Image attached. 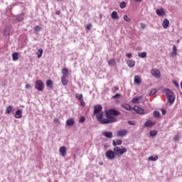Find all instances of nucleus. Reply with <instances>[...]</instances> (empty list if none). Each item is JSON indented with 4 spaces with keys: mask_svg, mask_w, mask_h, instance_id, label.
I'll use <instances>...</instances> for the list:
<instances>
[{
    "mask_svg": "<svg viewBox=\"0 0 182 182\" xmlns=\"http://www.w3.org/2000/svg\"><path fill=\"white\" fill-rule=\"evenodd\" d=\"M102 105H95L94 107V114L97 116V119L102 124H107L116 122V117L120 114V112L116 109H109L106 112V118H103V112H102Z\"/></svg>",
    "mask_w": 182,
    "mask_h": 182,
    "instance_id": "f257e3e1",
    "label": "nucleus"
},
{
    "mask_svg": "<svg viewBox=\"0 0 182 182\" xmlns=\"http://www.w3.org/2000/svg\"><path fill=\"white\" fill-rule=\"evenodd\" d=\"M113 150L115 156H118V157H120V156H123L124 153H127V149L123 146H115Z\"/></svg>",
    "mask_w": 182,
    "mask_h": 182,
    "instance_id": "f03ea898",
    "label": "nucleus"
},
{
    "mask_svg": "<svg viewBox=\"0 0 182 182\" xmlns=\"http://www.w3.org/2000/svg\"><path fill=\"white\" fill-rule=\"evenodd\" d=\"M166 95L169 103L173 105V103H174V100H176V95H174V92H171L170 90H166Z\"/></svg>",
    "mask_w": 182,
    "mask_h": 182,
    "instance_id": "7ed1b4c3",
    "label": "nucleus"
},
{
    "mask_svg": "<svg viewBox=\"0 0 182 182\" xmlns=\"http://www.w3.org/2000/svg\"><path fill=\"white\" fill-rule=\"evenodd\" d=\"M35 87H36V89H37V90H38V92H42V90H43V87H44L43 82H42V80H41L36 81Z\"/></svg>",
    "mask_w": 182,
    "mask_h": 182,
    "instance_id": "20e7f679",
    "label": "nucleus"
},
{
    "mask_svg": "<svg viewBox=\"0 0 182 182\" xmlns=\"http://www.w3.org/2000/svg\"><path fill=\"white\" fill-rule=\"evenodd\" d=\"M127 133H129V131H127V129H123L117 132V136L126 137V136H127Z\"/></svg>",
    "mask_w": 182,
    "mask_h": 182,
    "instance_id": "39448f33",
    "label": "nucleus"
},
{
    "mask_svg": "<svg viewBox=\"0 0 182 182\" xmlns=\"http://www.w3.org/2000/svg\"><path fill=\"white\" fill-rule=\"evenodd\" d=\"M105 156L108 160H113L116 154H114V151L109 150L106 152Z\"/></svg>",
    "mask_w": 182,
    "mask_h": 182,
    "instance_id": "423d86ee",
    "label": "nucleus"
},
{
    "mask_svg": "<svg viewBox=\"0 0 182 182\" xmlns=\"http://www.w3.org/2000/svg\"><path fill=\"white\" fill-rule=\"evenodd\" d=\"M151 73L152 76H154V77H156V79L160 78L161 76V74L160 73V70H157V68L151 70Z\"/></svg>",
    "mask_w": 182,
    "mask_h": 182,
    "instance_id": "0eeeda50",
    "label": "nucleus"
},
{
    "mask_svg": "<svg viewBox=\"0 0 182 182\" xmlns=\"http://www.w3.org/2000/svg\"><path fill=\"white\" fill-rule=\"evenodd\" d=\"M133 110H134V112L138 113V114H143L144 113V109L140 108V107H139L137 105H135L133 107Z\"/></svg>",
    "mask_w": 182,
    "mask_h": 182,
    "instance_id": "6e6552de",
    "label": "nucleus"
},
{
    "mask_svg": "<svg viewBox=\"0 0 182 182\" xmlns=\"http://www.w3.org/2000/svg\"><path fill=\"white\" fill-rule=\"evenodd\" d=\"M59 153L60 156L65 157L66 156V147L65 146H60L59 149Z\"/></svg>",
    "mask_w": 182,
    "mask_h": 182,
    "instance_id": "1a4fd4ad",
    "label": "nucleus"
},
{
    "mask_svg": "<svg viewBox=\"0 0 182 182\" xmlns=\"http://www.w3.org/2000/svg\"><path fill=\"white\" fill-rule=\"evenodd\" d=\"M170 25V21L167 18H164L162 22V26L164 29H167Z\"/></svg>",
    "mask_w": 182,
    "mask_h": 182,
    "instance_id": "9d476101",
    "label": "nucleus"
},
{
    "mask_svg": "<svg viewBox=\"0 0 182 182\" xmlns=\"http://www.w3.org/2000/svg\"><path fill=\"white\" fill-rule=\"evenodd\" d=\"M154 124H156L155 122H151L150 120H148L144 123V127H153Z\"/></svg>",
    "mask_w": 182,
    "mask_h": 182,
    "instance_id": "9b49d317",
    "label": "nucleus"
},
{
    "mask_svg": "<svg viewBox=\"0 0 182 182\" xmlns=\"http://www.w3.org/2000/svg\"><path fill=\"white\" fill-rule=\"evenodd\" d=\"M134 83H135V85H140V83H141V78L140 77V76H134Z\"/></svg>",
    "mask_w": 182,
    "mask_h": 182,
    "instance_id": "f8f14e48",
    "label": "nucleus"
},
{
    "mask_svg": "<svg viewBox=\"0 0 182 182\" xmlns=\"http://www.w3.org/2000/svg\"><path fill=\"white\" fill-rule=\"evenodd\" d=\"M102 134L108 139H112V137H113V133L112 132H103Z\"/></svg>",
    "mask_w": 182,
    "mask_h": 182,
    "instance_id": "ddd939ff",
    "label": "nucleus"
},
{
    "mask_svg": "<svg viewBox=\"0 0 182 182\" xmlns=\"http://www.w3.org/2000/svg\"><path fill=\"white\" fill-rule=\"evenodd\" d=\"M156 14L158 16H164V15H166V13L164 12V9H156Z\"/></svg>",
    "mask_w": 182,
    "mask_h": 182,
    "instance_id": "4468645a",
    "label": "nucleus"
},
{
    "mask_svg": "<svg viewBox=\"0 0 182 182\" xmlns=\"http://www.w3.org/2000/svg\"><path fill=\"white\" fill-rule=\"evenodd\" d=\"M63 77H68L69 76V70L68 68H63L62 70Z\"/></svg>",
    "mask_w": 182,
    "mask_h": 182,
    "instance_id": "2eb2a0df",
    "label": "nucleus"
},
{
    "mask_svg": "<svg viewBox=\"0 0 182 182\" xmlns=\"http://www.w3.org/2000/svg\"><path fill=\"white\" fill-rule=\"evenodd\" d=\"M122 143H123V141H122L121 139H117V141H112V146H114V147H117V146H120Z\"/></svg>",
    "mask_w": 182,
    "mask_h": 182,
    "instance_id": "dca6fc26",
    "label": "nucleus"
},
{
    "mask_svg": "<svg viewBox=\"0 0 182 182\" xmlns=\"http://www.w3.org/2000/svg\"><path fill=\"white\" fill-rule=\"evenodd\" d=\"M14 117H16V119H21V117H22V110L18 109L16 112Z\"/></svg>",
    "mask_w": 182,
    "mask_h": 182,
    "instance_id": "f3484780",
    "label": "nucleus"
},
{
    "mask_svg": "<svg viewBox=\"0 0 182 182\" xmlns=\"http://www.w3.org/2000/svg\"><path fill=\"white\" fill-rule=\"evenodd\" d=\"M10 32H11V26H6V28L4 29L5 36H8V35H9Z\"/></svg>",
    "mask_w": 182,
    "mask_h": 182,
    "instance_id": "a211bd4d",
    "label": "nucleus"
},
{
    "mask_svg": "<svg viewBox=\"0 0 182 182\" xmlns=\"http://www.w3.org/2000/svg\"><path fill=\"white\" fill-rule=\"evenodd\" d=\"M14 110V107L12 105H9L6 108V114H11V112Z\"/></svg>",
    "mask_w": 182,
    "mask_h": 182,
    "instance_id": "6ab92c4d",
    "label": "nucleus"
},
{
    "mask_svg": "<svg viewBox=\"0 0 182 182\" xmlns=\"http://www.w3.org/2000/svg\"><path fill=\"white\" fill-rule=\"evenodd\" d=\"M12 59L14 62H16L19 59V54L18 53H14L12 54Z\"/></svg>",
    "mask_w": 182,
    "mask_h": 182,
    "instance_id": "aec40b11",
    "label": "nucleus"
},
{
    "mask_svg": "<svg viewBox=\"0 0 182 182\" xmlns=\"http://www.w3.org/2000/svg\"><path fill=\"white\" fill-rule=\"evenodd\" d=\"M111 18L112 19H119V15L117 14V11H112L111 14Z\"/></svg>",
    "mask_w": 182,
    "mask_h": 182,
    "instance_id": "412c9836",
    "label": "nucleus"
},
{
    "mask_svg": "<svg viewBox=\"0 0 182 182\" xmlns=\"http://www.w3.org/2000/svg\"><path fill=\"white\" fill-rule=\"evenodd\" d=\"M134 65H136V63L133 60H129L127 61V65L129 68H134Z\"/></svg>",
    "mask_w": 182,
    "mask_h": 182,
    "instance_id": "4be33fe9",
    "label": "nucleus"
},
{
    "mask_svg": "<svg viewBox=\"0 0 182 182\" xmlns=\"http://www.w3.org/2000/svg\"><path fill=\"white\" fill-rule=\"evenodd\" d=\"M149 161H157L159 160L158 156H151L148 158Z\"/></svg>",
    "mask_w": 182,
    "mask_h": 182,
    "instance_id": "5701e85b",
    "label": "nucleus"
},
{
    "mask_svg": "<svg viewBox=\"0 0 182 182\" xmlns=\"http://www.w3.org/2000/svg\"><path fill=\"white\" fill-rule=\"evenodd\" d=\"M67 126H73L75 124V121L73 119H69L66 121Z\"/></svg>",
    "mask_w": 182,
    "mask_h": 182,
    "instance_id": "b1692460",
    "label": "nucleus"
},
{
    "mask_svg": "<svg viewBox=\"0 0 182 182\" xmlns=\"http://www.w3.org/2000/svg\"><path fill=\"white\" fill-rule=\"evenodd\" d=\"M171 56H176L177 55V47L174 45L173 46V52L171 53Z\"/></svg>",
    "mask_w": 182,
    "mask_h": 182,
    "instance_id": "393cba45",
    "label": "nucleus"
},
{
    "mask_svg": "<svg viewBox=\"0 0 182 182\" xmlns=\"http://www.w3.org/2000/svg\"><path fill=\"white\" fill-rule=\"evenodd\" d=\"M43 54V50L42 48L38 49L37 53V55H38L37 58L40 59V58H42Z\"/></svg>",
    "mask_w": 182,
    "mask_h": 182,
    "instance_id": "a878e982",
    "label": "nucleus"
},
{
    "mask_svg": "<svg viewBox=\"0 0 182 182\" xmlns=\"http://www.w3.org/2000/svg\"><path fill=\"white\" fill-rule=\"evenodd\" d=\"M138 56H139V58H142V59H144V58L147 56V53L146 52L139 53Z\"/></svg>",
    "mask_w": 182,
    "mask_h": 182,
    "instance_id": "bb28decb",
    "label": "nucleus"
},
{
    "mask_svg": "<svg viewBox=\"0 0 182 182\" xmlns=\"http://www.w3.org/2000/svg\"><path fill=\"white\" fill-rule=\"evenodd\" d=\"M61 82L64 86H66V85H68V79H66V77H62Z\"/></svg>",
    "mask_w": 182,
    "mask_h": 182,
    "instance_id": "cd10ccee",
    "label": "nucleus"
},
{
    "mask_svg": "<svg viewBox=\"0 0 182 182\" xmlns=\"http://www.w3.org/2000/svg\"><path fill=\"white\" fill-rule=\"evenodd\" d=\"M122 107L124 108V109H125V110H133V107H132L130 105H122Z\"/></svg>",
    "mask_w": 182,
    "mask_h": 182,
    "instance_id": "c85d7f7f",
    "label": "nucleus"
},
{
    "mask_svg": "<svg viewBox=\"0 0 182 182\" xmlns=\"http://www.w3.org/2000/svg\"><path fill=\"white\" fill-rule=\"evenodd\" d=\"M149 135H150L151 137H154V136H157V131L156 130H151L149 132Z\"/></svg>",
    "mask_w": 182,
    "mask_h": 182,
    "instance_id": "c756f323",
    "label": "nucleus"
},
{
    "mask_svg": "<svg viewBox=\"0 0 182 182\" xmlns=\"http://www.w3.org/2000/svg\"><path fill=\"white\" fill-rule=\"evenodd\" d=\"M108 65H109V66H114V65H116V60L114 59H111L108 62Z\"/></svg>",
    "mask_w": 182,
    "mask_h": 182,
    "instance_id": "7c9ffc66",
    "label": "nucleus"
},
{
    "mask_svg": "<svg viewBox=\"0 0 182 182\" xmlns=\"http://www.w3.org/2000/svg\"><path fill=\"white\" fill-rule=\"evenodd\" d=\"M46 86H48V87H52V86H53V82H52V80H48L46 81Z\"/></svg>",
    "mask_w": 182,
    "mask_h": 182,
    "instance_id": "2f4dec72",
    "label": "nucleus"
},
{
    "mask_svg": "<svg viewBox=\"0 0 182 182\" xmlns=\"http://www.w3.org/2000/svg\"><path fill=\"white\" fill-rule=\"evenodd\" d=\"M141 97H135L132 99V103H139V100H140Z\"/></svg>",
    "mask_w": 182,
    "mask_h": 182,
    "instance_id": "473e14b6",
    "label": "nucleus"
},
{
    "mask_svg": "<svg viewBox=\"0 0 182 182\" xmlns=\"http://www.w3.org/2000/svg\"><path fill=\"white\" fill-rule=\"evenodd\" d=\"M16 21H18V22H22L23 21V17L22 16V15L17 16L16 18Z\"/></svg>",
    "mask_w": 182,
    "mask_h": 182,
    "instance_id": "72a5a7b5",
    "label": "nucleus"
},
{
    "mask_svg": "<svg viewBox=\"0 0 182 182\" xmlns=\"http://www.w3.org/2000/svg\"><path fill=\"white\" fill-rule=\"evenodd\" d=\"M42 31V27L36 26L34 27V32H41Z\"/></svg>",
    "mask_w": 182,
    "mask_h": 182,
    "instance_id": "f704fd0d",
    "label": "nucleus"
},
{
    "mask_svg": "<svg viewBox=\"0 0 182 182\" xmlns=\"http://www.w3.org/2000/svg\"><path fill=\"white\" fill-rule=\"evenodd\" d=\"M76 99H77V100H83V95L82 94H76Z\"/></svg>",
    "mask_w": 182,
    "mask_h": 182,
    "instance_id": "c9c22d12",
    "label": "nucleus"
},
{
    "mask_svg": "<svg viewBox=\"0 0 182 182\" xmlns=\"http://www.w3.org/2000/svg\"><path fill=\"white\" fill-rule=\"evenodd\" d=\"M154 116L156 119H159V117H160V112H159L158 111H154Z\"/></svg>",
    "mask_w": 182,
    "mask_h": 182,
    "instance_id": "e433bc0d",
    "label": "nucleus"
},
{
    "mask_svg": "<svg viewBox=\"0 0 182 182\" xmlns=\"http://www.w3.org/2000/svg\"><path fill=\"white\" fill-rule=\"evenodd\" d=\"M156 93H157V90H152L150 91L149 92V96H154V95H156Z\"/></svg>",
    "mask_w": 182,
    "mask_h": 182,
    "instance_id": "4c0bfd02",
    "label": "nucleus"
},
{
    "mask_svg": "<svg viewBox=\"0 0 182 182\" xmlns=\"http://www.w3.org/2000/svg\"><path fill=\"white\" fill-rule=\"evenodd\" d=\"M124 20L126 21V22H130L131 19L130 18H129V16L128 15H125L124 16Z\"/></svg>",
    "mask_w": 182,
    "mask_h": 182,
    "instance_id": "58836bf2",
    "label": "nucleus"
},
{
    "mask_svg": "<svg viewBox=\"0 0 182 182\" xmlns=\"http://www.w3.org/2000/svg\"><path fill=\"white\" fill-rule=\"evenodd\" d=\"M121 9H124V7L126 6V3L124 1H122L119 5Z\"/></svg>",
    "mask_w": 182,
    "mask_h": 182,
    "instance_id": "ea45409f",
    "label": "nucleus"
},
{
    "mask_svg": "<svg viewBox=\"0 0 182 182\" xmlns=\"http://www.w3.org/2000/svg\"><path fill=\"white\" fill-rule=\"evenodd\" d=\"M173 141H180V136L176 135L173 137Z\"/></svg>",
    "mask_w": 182,
    "mask_h": 182,
    "instance_id": "a19ab883",
    "label": "nucleus"
},
{
    "mask_svg": "<svg viewBox=\"0 0 182 182\" xmlns=\"http://www.w3.org/2000/svg\"><path fill=\"white\" fill-rule=\"evenodd\" d=\"M91 28H92V24H90V23L87 24L86 29L87 31H90Z\"/></svg>",
    "mask_w": 182,
    "mask_h": 182,
    "instance_id": "79ce46f5",
    "label": "nucleus"
},
{
    "mask_svg": "<svg viewBox=\"0 0 182 182\" xmlns=\"http://www.w3.org/2000/svg\"><path fill=\"white\" fill-rule=\"evenodd\" d=\"M140 26H141V29H146V24L145 23H140Z\"/></svg>",
    "mask_w": 182,
    "mask_h": 182,
    "instance_id": "37998d69",
    "label": "nucleus"
},
{
    "mask_svg": "<svg viewBox=\"0 0 182 182\" xmlns=\"http://www.w3.org/2000/svg\"><path fill=\"white\" fill-rule=\"evenodd\" d=\"M80 102L81 106H82L83 107L86 106V104L85 103V101H83V100H81Z\"/></svg>",
    "mask_w": 182,
    "mask_h": 182,
    "instance_id": "c03bdc74",
    "label": "nucleus"
},
{
    "mask_svg": "<svg viewBox=\"0 0 182 182\" xmlns=\"http://www.w3.org/2000/svg\"><path fill=\"white\" fill-rule=\"evenodd\" d=\"M53 122L55 124H59L60 123L59 119L58 118L54 119Z\"/></svg>",
    "mask_w": 182,
    "mask_h": 182,
    "instance_id": "a18cd8bd",
    "label": "nucleus"
},
{
    "mask_svg": "<svg viewBox=\"0 0 182 182\" xmlns=\"http://www.w3.org/2000/svg\"><path fill=\"white\" fill-rule=\"evenodd\" d=\"M117 97H120V94H117L112 97L113 99H117Z\"/></svg>",
    "mask_w": 182,
    "mask_h": 182,
    "instance_id": "49530a36",
    "label": "nucleus"
},
{
    "mask_svg": "<svg viewBox=\"0 0 182 182\" xmlns=\"http://www.w3.org/2000/svg\"><path fill=\"white\" fill-rule=\"evenodd\" d=\"M83 122H85V117H81L80 118V123H83Z\"/></svg>",
    "mask_w": 182,
    "mask_h": 182,
    "instance_id": "de8ad7c7",
    "label": "nucleus"
},
{
    "mask_svg": "<svg viewBox=\"0 0 182 182\" xmlns=\"http://www.w3.org/2000/svg\"><path fill=\"white\" fill-rule=\"evenodd\" d=\"M129 124H131V126H134V124H136V123H134L133 121H129Z\"/></svg>",
    "mask_w": 182,
    "mask_h": 182,
    "instance_id": "09e8293b",
    "label": "nucleus"
},
{
    "mask_svg": "<svg viewBox=\"0 0 182 182\" xmlns=\"http://www.w3.org/2000/svg\"><path fill=\"white\" fill-rule=\"evenodd\" d=\"M173 85H175V86H176V87H178V83H177V82H176L175 80L174 81H173Z\"/></svg>",
    "mask_w": 182,
    "mask_h": 182,
    "instance_id": "8fccbe9b",
    "label": "nucleus"
},
{
    "mask_svg": "<svg viewBox=\"0 0 182 182\" xmlns=\"http://www.w3.org/2000/svg\"><path fill=\"white\" fill-rule=\"evenodd\" d=\"M31 85H29V84H26V86H25L26 89H31Z\"/></svg>",
    "mask_w": 182,
    "mask_h": 182,
    "instance_id": "3c124183",
    "label": "nucleus"
},
{
    "mask_svg": "<svg viewBox=\"0 0 182 182\" xmlns=\"http://www.w3.org/2000/svg\"><path fill=\"white\" fill-rule=\"evenodd\" d=\"M126 56H127V58H132V53H127V55H126Z\"/></svg>",
    "mask_w": 182,
    "mask_h": 182,
    "instance_id": "603ef678",
    "label": "nucleus"
},
{
    "mask_svg": "<svg viewBox=\"0 0 182 182\" xmlns=\"http://www.w3.org/2000/svg\"><path fill=\"white\" fill-rule=\"evenodd\" d=\"M55 14H56V15H60V11H57L55 12Z\"/></svg>",
    "mask_w": 182,
    "mask_h": 182,
    "instance_id": "864d4df0",
    "label": "nucleus"
},
{
    "mask_svg": "<svg viewBox=\"0 0 182 182\" xmlns=\"http://www.w3.org/2000/svg\"><path fill=\"white\" fill-rule=\"evenodd\" d=\"M161 112H162V114H163V115L166 114V110L161 109Z\"/></svg>",
    "mask_w": 182,
    "mask_h": 182,
    "instance_id": "5fc2aeb1",
    "label": "nucleus"
},
{
    "mask_svg": "<svg viewBox=\"0 0 182 182\" xmlns=\"http://www.w3.org/2000/svg\"><path fill=\"white\" fill-rule=\"evenodd\" d=\"M134 2H141L143 0H134Z\"/></svg>",
    "mask_w": 182,
    "mask_h": 182,
    "instance_id": "6e6d98bb",
    "label": "nucleus"
},
{
    "mask_svg": "<svg viewBox=\"0 0 182 182\" xmlns=\"http://www.w3.org/2000/svg\"><path fill=\"white\" fill-rule=\"evenodd\" d=\"M114 90H119V87H114Z\"/></svg>",
    "mask_w": 182,
    "mask_h": 182,
    "instance_id": "4d7b16f0",
    "label": "nucleus"
},
{
    "mask_svg": "<svg viewBox=\"0 0 182 182\" xmlns=\"http://www.w3.org/2000/svg\"><path fill=\"white\" fill-rule=\"evenodd\" d=\"M100 164L102 165V164H103V163H100Z\"/></svg>",
    "mask_w": 182,
    "mask_h": 182,
    "instance_id": "13d9d810",
    "label": "nucleus"
},
{
    "mask_svg": "<svg viewBox=\"0 0 182 182\" xmlns=\"http://www.w3.org/2000/svg\"><path fill=\"white\" fill-rule=\"evenodd\" d=\"M57 1H60V0H57Z\"/></svg>",
    "mask_w": 182,
    "mask_h": 182,
    "instance_id": "bf43d9fd",
    "label": "nucleus"
}]
</instances>
